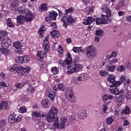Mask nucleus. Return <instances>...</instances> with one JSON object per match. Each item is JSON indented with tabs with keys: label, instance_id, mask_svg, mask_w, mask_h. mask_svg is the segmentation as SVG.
<instances>
[{
	"label": "nucleus",
	"instance_id": "nucleus-44",
	"mask_svg": "<svg viewBox=\"0 0 131 131\" xmlns=\"http://www.w3.org/2000/svg\"><path fill=\"white\" fill-rule=\"evenodd\" d=\"M8 35V32L5 30L0 31V38H3V37H5V36H7Z\"/></svg>",
	"mask_w": 131,
	"mask_h": 131
},
{
	"label": "nucleus",
	"instance_id": "nucleus-2",
	"mask_svg": "<svg viewBox=\"0 0 131 131\" xmlns=\"http://www.w3.org/2000/svg\"><path fill=\"white\" fill-rule=\"evenodd\" d=\"M85 55L89 59H95L98 55L97 49L94 46L91 45L85 48Z\"/></svg>",
	"mask_w": 131,
	"mask_h": 131
},
{
	"label": "nucleus",
	"instance_id": "nucleus-28",
	"mask_svg": "<svg viewBox=\"0 0 131 131\" xmlns=\"http://www.w3.org/2000/svg\"><path fill=\"white\" fill-rule=\"evenodd\" d=\"M52 128L53 129H57V128H59V119L58 118L55 119L52 125Z\"/></svg>",
	"mask_w": 131,
	"mask_h": 131
},
{
	"label": "nucleus",
	"instance_id": "nucleus-46",
	"mask_svg": "<svg viewBox=\"0 0 131 131\" xmlns=\"http://www.w3.org/2000/svg\"><path fill=\"white\" fill-rule=\"evenodd\" d=\"M18 0H15L10 4V6L12 8H15V7H18Z\"/></svg>",
	"mask_w": 131,
	"mask_h": 131
},
{
	"label": "nucleus",
	"instance_id": "nucleus-6",
	"mask_svg": "<svg viewBox=\"0 0 131 131\" xmlns=\"http://www.w3.org/2000/svg\"><path fill=\"white\" fill-rule=\"evenodd\" d=\"M127 79H126V77L124 76H121L120 78L119 81L115 82L113 84H112L111 86H119L122 83V82H124Z\"/></svg>",
	"mask_w": 131,
	"mask_h": 131
},
{
	"label": "nucleus",
	"instance_id": "nucleus-45",
	"mask_svg": "<svg viewBox=\"0 0 131 131\" xmlns=\"http://www.w3.org/2000/svg\"><path fill=\"white\" fill-rule=\"evenodd\" d=\"M117 71L119 72H122V71H125V68L123 65H121L117 68Z\"/></svg>",
	"mask_w": 131,
	"mask_h": 131
},
{
	"label": "nucleus",
	"instance_id": "nucleus-15",
	"mask_svg": "<svg viewBox=\"0 0 131 131\" xmlns=\"http://www.w3.org/2000/svg\"><path fill=\"white\" fill-rule=\"evenodd\" d=\"M35 89H36V86H32L31 84H28V88L27 89V91L29 94H32L34 93Z\"/></svg>",
	"mask_w": 131,
	"mask_h": 131
},
{
	"label": "nucleus",
	"instance_id": "nucleus-23",
	"mask_svg": "<svg viewBox=\"0 0 131 131\" xmlns=\"http://www.w3.org/2000/svg\"><path fill=\"white\" fill-rule=\"evenodd\" d=\"M67 69L68 71H67V74H73V73L75 72V69L73 66H68Z\"/></svg>",
	"mask_w": 131,
	"mask_h": 131
},
{
	"label": "nucleus",
	"instance_id": "nucleus-11",
	"mask_svg": "<svg viewBox=\"0 0 131 131\" xmlns=\"http://www.w3.org/2000/svg\"><path fill=\"white\" fill-rule=\"evenodd\" d=\"M94 21L95 18H93L92 17L89 16L85 18L83 21V23L84 25H89L90 24H92V23Z\"/></svg>",
	"mask_w": 131,
	"mask_h": 131
},
{
	"label": "nucleus",
	"instance_id": "nucleus-13",
	"mask_svg": "<svg viewBox=\"0 0 131 131\" xmlns=\"http://www.w3.org/2000/svg\"><path fill=\"white\" fill-rule=\"evenodd\" d=\"M55 116L54 115L49 113L46 115V119L48 122H52L54 120H55Z\"/></svg>",
	"mask_w": 131,
	"mask_h": 131
},
{
	"label": "nucleus",
	"instance_id": "nucleus-35",
	"mask_svg": "<svg viewBox=\"0 0 131 131\" xmlns=\"http://www.w3.org/2000/svg\"><path fill=\"white\" fill-rule=\"evenodd\" d=\"M13 46L14 48H15L17 50H20L21 48H22L23 44L20 42L16 41L13 43Z\"/></svg>",
	"mask_w": 131,
	"mask_h": 131
},
{
	"label": "nucleus",
	"instance_id": "nucleus-60",
	"mask_svg": "<svg viewBox=\"0 0 131 131\" xmlns=\"http://www.w3.org/2000/svg\"><path fill=\"white\" fill-rule=\"evenodd\" d=\"M26 111H27V110L25 106L20 107L19 108V112L20 113H25Z\"/></svg>",
	"mask_w": 131,
	"mask_h": 131
},
{
	"label": "nucleus",
	"instance_id": "nucleus-1",
	"mask_svg": "<svg viewBox=\"0 0 131 131\" xmlns=\"http://www.w3.org/2000/svg\"><path fill=\"white\" fill-rule=\"evenodd\" d=\"M74 11V9L72 7L69 8L68 9L66 10V13L64 17L61 19V22H63V27L67 28V26L69 25V23L72 24L73 22H75V19L73 18L72 15H71V13H73Z\"/></svg>",
	"mask_w": 131,
	"mask_h": 131
},
{
	"label": "nucleus",
	"instance_id": "nucleus-26",
	"mask_svg": "<svg viewBox=\"0 0 131 131\" xmlns=\"http://www.w3.org/2000/svg\"><path fill=\"white\" fill-rule=\"evenodd\" d=\"M27 81H26L25 82H16L15 84V86L16 88V89H21V88H23L25 84H27Z\"/></svg>",
	"mask_w": 131,
	"mask_h": 131
},
{
	"label": "nucleus",
	"instance_id": "nucleus-48",
	"mask_svg": "<svg viewBox=\"0 0 131 131\" xmlns=\"http://www.w3.org/2000/svg\"><path fill=\"white\" fill-rule=\"evenodd\" d=\"M93 11H94V7H87L85 9V12H87V14L90 13H93Z\"/></svg>",
	"mask_w": 131,
	"mask_h": 131
},
{
	"label": "nucleus",
	"instance_id": "nucleus-62",
	"mask_svg": "<svg viewBox=\"0 0 131 131\" xmlns=\"http://www.w3.org/2000/svg\"><path fill=\"white\" fill-rule=\"evenodd\" d=\"M125 67H126L128 69H131V63L129 61H127L125 63Z\"/></svg>",
	"mask_w": 131,
	"mask_h": 131
},
{
	"label": "nucleus",
	"instance_id": "nucleus-14",
	"mask_svg": "<svg viewBox=\"0 0 131 131\" xmlns=\"http://www.w3.org/2000/svg\"><path fill=\"white\" fill-rule=\"evenodd\" d=\"M16 19L17 25H23V24H24V16L19 15L17 17Z\"/></svg>",
	"mask_w": 131,
	"mask_h": 131
},
{
	"label": "nucleus",
	"instance_id": "nucleus-33",
	"mask_svg": "<svg viewBox=\"0 0 131 131\" xmlns=\"http://www.w3.org/2000/svg\"><path fill=\"white\" fill-rule=\"evenodd\" d=\"M48 10V6H47V4H42L40 5V7H39V11L40 12H46Z\"/></svg>",
	"mask_w": 131,
	"mask_h": 131
},
{
	"label": "nucleus",
	"instance_id": "nucleus-10",
	"mask_svg": "<svg viewBox=\"0 0 131 131\" xmlns=\"http://www.w3.org/2000/svg\"><path fill=\"white\" fill-rule=\"evenodd\" d=\"M108 16L106 15H102L101 16V20H102V22L103 24H109V23H111L112 22V19L110 18H108Z\"/></svg>",
	"mask_w": 131,
	"mask_h": 131
},
{
	"label": "nucleus",
	"instance_id": "nucleus-12",
	"mask_svg": "<svg viewBox=\"0 0 131 131\" xmlns=\"http://www.w3.org/2000/svg\"><path fill=\"white\" fill-rule=\"evenodd\" d=\"M57 16H58V13H57L55 11H52L49 13V17L50 19L53 21H55V20L57 19Z\"/></svg>",
	"mask_w": 131,
	"mask_h": 131
},
{
	"label": "nucleus",
	"instance_id": "nucleus-57",
	"mask_svg": "<svg viewBox=\"0 0 131 131\" xmlns=\"http://www.w3.org/2000/svg\"><path fill=\"white\" fill-rule=\"evenodd\" d=\"M106 122L108 124H112L113 119L112 117H108L106 118Z\"/></svg>",
	"mask_w": 131,
	"mask_h": 131
},
{
	"label": "nucleus",
	"instance_id": "nucleus-56",
	"mask_svg": "<svg viewBox=\"0 0 131 131\" xmlns=\"http://www.w3.org/2000/svg\"><path fill=\"white\" fill-rule=\"evenodd\" d=\"M82 47H74L73 49V52H74V53H79V51H80V50H81V48Z\"/></svg>",
	"mask_w": 131,
	"mask_h": 131
},
{
	"label": "nucleus",
	"instance_id": "nucleus-49",
	"mask_svg": "<svg viewBox=\"0 0 131 131\" xmlns=\"http://www.w3.org/2000/svg\"><path fill=\"white\" fill-rule=\"evenodd\" d=\"M94 19H95V21H96V23L97 25H101L102 24H104V23H103V20H102V18H99L97 19L95 18Z\"/></svg>",
	"mask_w": 131,
	"mask_h": 131
},
{
	"label": "nucleus",
	"instance_id": "nucleus-25",
	"mask_svg": "<svg viewBox=\"0 0 131 131\" xmlns=\"http://www.w3.org/2000/svg\"><path fill=\"white\" fill-rule=\"evenodd\" d=\"M0 51L4 55H9L10 53V50L4 47V46H0Z\"/></svg>",
	"mask_w": 131,
	"mask_h": 131
},
{
	"label": "nucleus",
	"instance_id": "nucleus-61",
	"mask_svg": "<svg viewBox=\"0 0 131 131\" xmlns=\"http://www.w3.org/2000/svg\"><path fill=\"white\" fill-rule=\"evenodd\" d=\"M81 77H82V79H83V81H84V80H86V79H88V74L85 73L82 74L81 75Z\"/></svg>",
	"mask_w": 131,
	"mask_h": 131
},
{
	"label": "nucleus",
	"instance_id": "nucleus-37",
	"mask_svg": "<svg viewBox=\"0 0 131 131\" xmlns=\"http://www.w3.org/2000/svg\"><path fill=\"white\" fill-rule=\"evenodd\" d=\"M95 35L100 36V37H101V36L104 35V31H103L102 29L97 30L95 32Z\"/></svg>",
	"mask_w": 131,
	"mask_h": 131
},
{
	"label": "nucleus",
	"instance_id": "nucleus-31",
	"mask_svg": "<svg viewBox=\"0 0 131 131\" xmlns=\"http://www.w3.org/2000/svg\"><path fill=\"white\" fill-rule=\"evenodd\" d=\"M41 105L44 108H49L50 104H49L48 99H43L41 101Z\"/></svg>",
	"mask_w": 131,
	"mask_h": 131
},
{
	"label": "nucleus",
	"instance_id": "nucleus-4",
	"mask_svg": "<svg viewBox=\"0 0 131 131\" xmlns=\"http://www.w3.org/2000/svg\"><path fill=\"white\" fill-rule=\"evenodd\" d=\"M49 37H46L43 41V51H45L46 53H49V50H50V46L49 42Z\"/></svg>",
	"mask_w": 131,
	"mask_h": 131
},
{
	"label": "nucleus",
	"instance_id": "nucleus-39",
	"mask_svg": "<svg viewBox=\"0 0 131 131\" xmlns=\"http://www.w3.org/2000/svg\"><path fill=\"white\" fill-rule=\"evenodd\" d=\"M117 56V53L116 52H112L111 53V55H106V59H107V60H110L111 58H115V57H116Z\"/></svg>",
	"mask_w": 131,
	"mask_h": 131
},
{
	"label": "nucleus",
	"instance_id": "nucleus-24",
	"mask_svg": "<svg viewBox=\"0 0 131 131\" xmlns=\"http://www.w3.org/2000/svg\"><path fill=\"white\" fill-rule=\"evenodd\" d=\"M27 11H30V10H26L23 7H19L17 10V12H19L20 15H26L27 14Z\"/></svg>",
	"mask_w": 131,
	"mask_h": 131
},
{
	"label": "nucleus",
	"instance_id": "nucleus-64",
	"mask_svg": "<svg viewBox=\"0 0 131 131\" xmlns=\"http://www.w3.org/2000/svg\"><path fill=\"white\" fill-rule=\"evenodd\" d=\"M39 125L37 126H39V127H42L43 129H45V125H46V122H39Z\"/></svg>",
	"mask_w": 131,
	"mask_h": 131
},
{
	"label": "nucleus",
	"instance_id": "nucleus-54",
	"mask_svg": "<svg viewBox=\"0 0 131 131\" xmlns=\"http://www.w3.org/2000/svg\"><path fill=\"white\" fill-rule=\"evenodd\" d=\"M23 70L25 73L28 74L29 72H30V71L31 70V68L30 67H27V68H23Z\"/></svg>",
	"mask_w": 131,
	"mask_h": 131
},
{
	"label": "nucleus",
	"instance_id": "nucleus-58",
	"mask_svg": "<svg viewBox=\"0 0 131 131\" xmlns=\"http://www.w3.org/2000/svg\"><path fill=\"white\" fill-rule=\"evenodd\" d=\"M7 123H6V121L4 120H0V128H3L4 126L6 125Z\"/></svg>",
	"mask_w": 131,
	"mask_h": 131
},
{
	"label": "nucleus",
	"instance_id": "nucleus-3",
	"mask_svg": "<svg viewBox=\"0 0 131 131\" xmlns=\"http://www.w3.org/2000/svg\"><path fill=\"white\" fill-rule=\"evenodd\" d=\"M101 10L102 11V13H105L106 14L107 16L108 17H111V10L109 7H108L107 5H106L105 4H103L101 7Z\"/></svg>",
	"mask_w": 131,
	"mask_h": 131
},
{
	"label": "nucleus",
	"instance_id": "nucleus-47",
	"mask_svg": "<svg viewBox=\"0 0 131 131\" xmlns=\"http://www.w3.org/2000/svg\"><path fill=\"white\" fill-rule=\"evenodd\" d=\"M9 42H11V39H10V38L8 37H6L4 38L1 41H2V44H3V43H7L9 42Z\"/></svg>",
	"mask_w": 131,
	"mask_h": 131
},
{
	"label": "nucleus",
	"instance_id": "nucleus-7",
	"mask_svg": "<svg viewBox=\"0 0 131 131\" xmlns=\"http://www.w3.org/2000/svg\"><path fill=\"white\" fill-rule=\"evenodd\" d=\"M34 116L32 117V119L37 122V123H39L40 122V116H41V114L38 113V112H33Z\"/></svg>",
	"mask_w": 131,
	"mask_h": 131
},
{
	"label": "nucleus",
	"instance_id": "nucleus-5",
	"mask_svg": "<svg viewBox=\"0 0 131 131\" xmlns=\"http://www.w3.org/2000/svg\"><path fill=\"white\" fill-rule=\"evenodd\" d=\"M24 18L26 22H31L33 20V13L31 10H28L27 13L25 15Z\"/></svg>",
	"mask_w": 131,
	"mask_h": 131
},
{
	"label": "nucleus",
	"instance_id": "nucleus-29",
	"mask_svg": "<svg viewBox=\"0 0 131 131\" xmlns=\"http://www.w3.org/2000/svg\"><path fill=\"white\" fill-rule=\"evenodd\" d=\"M60 124L61 125V128H64L66 125L65 123L67 122V119H66V118H65L64 117H62L60 118Z\"/></svg>",
	"mask_w": 131,
	"mask_h": 131
},
{
	"label": "nucleus",
	"instance_id": "nucleus-19",
	"mask_svg": "<svg viewBox=\"0 0 131 131\" xmlns=\"http://www.w3.org/2000/svg\"><path fill=\"white\" fill-rule=\"evenodd\" d=\"M66 99L68 100V101H69V102H70V103H75V102H76V98H75V96L73 95V94L69 95V96L66 97Z\"/></svg>",
	"mask_w": 131,
	"mask_h": 131
},
{
	"label": "nucleus",
	"instance_id": "nucleus-30",
	"mask_svg": "<svg viewBox=\"0 0 131 131\" xmlns=\"http://www.w3.org/2000/svg\"><path fill=\"white\" fill-rule=\"evenodd\" d=\"M50 35L52 37H55L56 38H57V37L60 36V33H59V31L57 30H53L52 32H50Z\"/></svg>",
	"mask_w": 131,
	"mask_h": 131
},
{
	"label": "nucleus",
	"instance_id": "nucleus-27",
	"mask_svg": "<svg viewBox=\"0 0 131 131\" xmlns=\"http://www.w3.org/2000/svg\"><path fill=\"white\" fill-rule=\"evenodd\" d=\"M73 66L75 72H79V71H80V69H81V68L83 67L82 65L79 63H74Z\"/></svg>",
	"mask_w": 131,
	"mask_h": 131
},
{
	"label": "nucleus",
	"instance_id": "nucleus-36",
	"mask_svg": "<svg viewBox=\"0 0 131 131\" xmlns=\"http://www.w3.org/2000/svg\"><path fill=\"white\" fill-rule=\"evenodd\" d=\"M16 72L18 73V75H23V67H18L16 69Z\"/></svg>",
	"mask_w": 131,
	"mask_h": 131
},
{
	"label": "nucleus",
	"instance_id": "nucleus-52",
	"mask_svg": "<svg viewBox=\"0 0 131 131\" xmlns=\"http://www.w3.org/2000/svg\"><path fill=\"white\" fill-rule=\"evenodd\" d=\"M100 74L102 77H107V76H108V73L105 71H100Z\"/></svg>",
	"mask_w": 131,
	"mask_h": 131
},
{
	"label": "nucleus",
	"instance_id": "nucleus-43",
	"mask_svg": "<svg viewBox=\"0 0 131 131\" xmlns=\"http://www.w3.org/2000/svg\"><path fill=\"white\" fill-rule=\"evenodd\" d=\"M6 24L8 26V27H15V26L14 25V24H13L12 21H11V18H8L7 19Z\"/></svg>",
	"mask_w": 131,
	"mask_h": 131
},
{
	"label": "nucleus",
	"instance_id": "nucleus-9",
	"mask_svg": "<svg viewBox=\"0 0 131 131\" xmlns=\"http://www.w3.org/2000/svg\"><path fill=\"white\" fill-rule=\"evenodd\" d=\"M112 85H110V86L111 88H113L109 89V91L111 94L113 95H115V96H118L119 95L120 93L119 90L118 89H117V86H111Z\"/></svg>",
	"mask_w": 131,
	"mask_h": 131
},
{
	"label": "nucleus",
	"instance_id": "nucleus-50",
	"mask_svg": "<svg viewBox=\"0 0 131 131\" xmlns=\"http://www.w3.org/2000/svg\"><path fill=\"white\" fill-rule=\"evenodd\" d=\"M23 63H27L30 60V58L27 55H25L23 56Z\"/></svg>",
	"mask_w": 131,
	"mask_h": 131
},
{
	"label": "nucleus",
	"instance_id": "nucleus-17",
	"mask_svg": "<svg viewBox=\"0 0 131 131\" xmlns=\"http://www.w3.org/2000/svg\"><path fill=\"white\" fill-rule=\"evenodd\" d=\"M116 77L114 76V75H110L108 78L107 79V81L108 82H110L111 83H112V84H114L116 81H115Z\"/></svg>",
	"mask_w": 131,
	"mask_h": 131
},
{
	"label": "nucleus",
	"instance_id": "nucleus-59",
	"mask_svg": "<svg viewBox=\"0 0 131 131\" xmlns=\"http://www.w3.org/2000/svg\"><path fill=\"white\" fill-rule=\"evenodd\" d=\"M58 88L60 91H65V85L62 83L59 84Z\"/></svg>",
	"mask_w": 131,
	"mask_h": 131
},
{
	"label": "nucleus",
	"instance_id": "nucleus-34",
	"mask_svg": "<svg viewBox=\"0 0 131 131\" xmlns=\"http://www.w3.org/2000/svg\"><path fill=\"white\" fill-rule=\"evenodd\" d=\"M47 30V28L43 25H42L38 30V33L40 36H43V31Z\"/></svg>",
	"mask_w": 131,
	"mask_h": 131
},
{
	"label": "nucleus",
	"instance_id": "nucleus-55",
	"mask_svg": "<svg viewBox=\"0 0 131 131\" xmlns=\"http://www.w3.org/2000/svg\"><path fill=\"white\" fill-rule=\"evenodd\" d=\"M102 109L104 113H107V111L108 110V106L107 104H103L102 106Z\"/></svg>",
	"mask_w": 131,
	"mask_h": 131
},
{
	"label": "nucleus",
	"instance_id": "nucleus-53",
	"mask_svg": "<svg viewBox=\"0 0 131 131\" xmlns=\"http://www.w3.org/2000/svg\"><path fill=\"white\" fill-rule=\"evenodd\" d=\"M1 103H2V107L3 109H7L8 106H9V103L7 101H2Z\"/></svg>",
	"mask_w": 131,
	"mask_h": 131
},
{
	"label": "nucleus",
	"instance_id": "nucleus-21",
	"mask_svg": "<svg viewBox=\"0 0 131 131\" xmlns=\"http://www.w3.org/2000/svg\"><path fill=\"white\" fill-rule=\"evenodd\" d=\"M71 95H73L72 89H71V88L70 87H68L66 89L65 92L66 98H67V97H69V96H71Z\"/></svg>",
	"mask_w": 131,
	"mask_h": 131
},
{
	"label": "nucleus",
	"instance_id": "nucleus-63",
	"mask_svg": "<svg viewBox=\"0 0 131 131\" xmlns=\"http://www.w3.org/2000/svg\"><path fill=\"white\" fill-rule=\"evenodd\" d=\"M130 79H127L124 82V84H125L127 86H129L130 85Z\"/></svg>",
	"mask_w": 131,
	"mask_h": 131
},
{
	"label": "nucleus",
	"instance_id": "nucleus-22",
	"mask_svg": "<svg viewBox=\"0 0 131 131\" xmlns=\"http://www.w3.org/2000/svg\"><path fill=\"white\" fill-rule=\"evenodd\" d=\"M51 90H49V93H47V96L49 97V99L53 101L55 100V97H56V93L54 92H50Z\"/></svg>",
	"mask_w": 131,
	"mask_h": 131
},
{
	"label": "nucleus",
	"instance_id": "nucleus-51",
	"mask_svg": "<svg viewBox=\"0 0 131 131\" xmlns=\"http://www.w3.org/2000/svg\"><path fill=\"white\" fill-rule=\"evenodd\" d=\"M12 45V42H10V40L8 41V42L7 43H4L1 46L3 47L4 48H5L6 49H8L10 46Z\"/></svg>",
	"mask_w": 131,
	"mask_h": 131
},
{
	"label": "nucleus",
	"instance_id": "nucleus-32",
	"mask_svg": "<svg viewBox=\"0 0 131 131\" xmlns=\"http://www.w3.org/2000/svg\"><path fill=\"white\" fill-rule=\"evenodd\" d=\"M16 121V117L15 116V115L14 114H11L9 116L8 118V122L9 123H14V122Z\"/></svg>",
	"mask_w": 131,
	"mask_h": 131
},
{
	"label": "nucleus",
	"instance_id": "nucleus-18",
	"mask_svg": "<svg viewBox=\"0 0 131 131\" xmlns=\"http://www.w3.org/2000/svg\"><path fill=\"white\" fill-rule=\"evenodd\" d=\"M48 53H46V51H38L37 53V57H39L41 60H43V58L46 57V55H47Z\"/></svg>",
	"mask_w": 131,
	"mask_h": 131
},
{
	"label": "nucleus",
	"instance_id": "nucleus-16",
	"mask_svg": "<svg viewBox=\"0 0 131 131\" xmlns=\"http://www.w3.org/2000/svg\"><path fill=\"white\" fill-rule=\"evenodd\" d=\"M67 56L68 57L67 58L64 62L67 64V65H70L72 63V58L71 57V54L68 53H67Z\"/></svg>",
	"mask_w": 131,
	"mask_h": 131
},
{
	"label": "nucleus",
	"instance_id": "nucleus-8",
	"mask_svg": "<svg viewBox=\"0 0 131 131\" xmlns=\"http://www.w3.org/2000/svg\"><path fill=\"white\" fill-rule=\"evenodd\" d=\"M86 111L85 110H81L78 113V117L79 119H85L86 118Z\"/></svg>",
	"mask_w": 131,
	"mask_h": 131
},
{
	"label": "nucleus",
	"instance_id": "nucleus-41",
	"mask_svg": "<svg viewBox=\"0 0 131 131\" xmlns=\"http://www.w3.org/2000/svg\"><path fill=\"white\" fill-rule=\"evenodd\" d=\"M119 95H120L119 98L120 99V101H123L124 100V96L123 95H124V91H123V90H121L120 91V94H119Z\"/></svg>",
	"mask_w": 131,
	"mask_h": 131
},
{
	"label": "nucleus",
	"instance_id": "nucleus-20",
	"mask_svg": "<svg viewBox=\"0 0 131 131\" xmlns=\"http://www.w3.org/2000/svg\"><path fill=\"white\" fill-rule=\"evenodd\" d=\"M49 113H50V114H52V115L56 116L58 113V108L55 106H51L50 111Z\"/></svg>",
	"mask_w": 131,
	"mask_h": 131
},
{
	"label": "nucleus",
	"instance_id": "nucleus-38",
	"mask_svg": "<svg viewBox=\"0 0 131 131\" xmlns=\"http://www.w3.org/2000/svg\"><path fill=\"white\" fill-rule=\"evenodd\" d=\"M121 113L122 115H123V114H129V113H130V109L128 106H126L125 108L122 111Z\"/></svg>",
	"mask_w": 131,
	"mask_h": 131
},
{
	"label": "nucleus",
	"instance_id": "nucleus-40",
	"mask_svg": "<svg viewBox=\"0 0 131 131\" xmlns=\"http://www.w3.org/2000/svg\"><path fill=\"white\" fill-rule=\"evenodd\" d=\"M106 68L108 71H110L111 72H114V71L115 70L116 67H115V65L112 66L107 65L106 66Z\"/></svg>",
	"mask_w": 131,
	"mask_h": 131
},
{
	"label": "nucleus",
	"instance_id": "nucleus-42",
	"mask_svg": "<svg viewBox=\"0 0 131 131\" xmlns=\"http://www.w3.org/2000/svg\"><path fill=\"white\" fill-rule=\"evenodd\" d=\"M51 72L54 75L58 74L59 73V70L57 68V67H53L51 68Z\"/></svg>",
	"mask_w": 131,
	"mask_h": 131
}]
</instances>
